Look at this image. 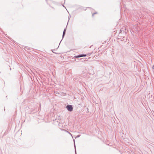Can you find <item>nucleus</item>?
<instances>
[{"label":"nucleus","mask_w":154,"mask_h":154,"mask_svg":"<svg viewBox=\"0 0 154 154\" xmlns=\"http://www.w3.org/2000/svg\"><path fill=\"white\" fill-rule=\"evenodd\" d=\"M75 58H79V57H82V54H80L79 55L77 56H75Z\"/></svg>","instance_id":"7ed1b4c3"},{"label":"nucleus","mask_w":154,"mask_h":154,"mask_svg":"<svg viewBox=\"0 0 154 154\" xmlns=\"http://www.w3.org/2000/svg\"><path fill=\"white\" fill-rule=\"evenodd\" d=\"M97 14V12H96L93 14H92V16H94V15L95 14Z\"/></svg>","instance_id":"39448f33"},{"label":"nucleus","mask_w":154,"mask_h":154,"mask_svg":"<svg viewBox=\"0 0 154 154\" xmlns=\"http://www.w3.org/2000/svg\"><path fill=\"white\" fill-rule=\"evenodd\" d=\"M82 57H86V54H82Z\"/></svg>","instance_id":"20e7f679"},{"label":"nucleus","mask_w":154,"mask_h":154,"mask_svg":"<svg viewBox=\"0 0 154 154\" xmlns=\"http://www.w3.org/2000/svg\"><path fill=\"white\" fill-rule=\"evenodd\" d=\"M75 154H76V148H75Z\"/></svg>","instance_id":"423d86ee"},{"label":"nucleus","mask_w":154,"mask_h":154,"mask_svg":"<svg viewBox=\"0 0 154 154\" xmlns=\"http://www.w3.org/2000/svg\"><path fill=\"white\" fill-rule=\"evenodd\" d=\"M67 109L69 112H71L73 110V107L72 105H68L66 107Z\"/></svg>","instance_id":"f257e3e1"},{"label":"nucleus","mask_w":154,"mask_h":154,"mask_svg":"<svg viewBox=\"0 0 154 154\" xmlns=\"http://www.w3.org/2000/svg\"><path fill=\"white\" fill-rule=\"evenodd\" d=\"M66 30V28H65L64 30V31H63V35H62L63 38L64 37L65 35Z\"/></svg>","instance_id":"f03ea898"},{"label":"nucleus","mask_w":154,"mask_h":154,"mask_svg":"<svg viewBox=\"0 0 154 154\" xmlns=\"http://www.w3.org/2000/svg\"><path fill=\"white\" fill-rule=\"evenodd\" d=\"M152 68L154 69V65H153L152 67Z\"/></svg>","instance_id":"0eeeda50"},{"label":"nucleus","mask_w":154,"mask_h":154,"mask_svg":"<svg viewBox=\"0 0 154 154\" xmlns=\"http://www.w3.org/2000/svg\"><path fill=\"white\" fill-rule=\"evenodd\" d=\"M70 16L69 17H68V19H70Z\"/></svg>","instance_id":"1a4fd4ad"},{"label":"nucleus","mask_w":154,"mask_h":154,"mask_svg":"<svg viewBox=\"0 0 154 154\" xmlns=\"http://www.w3.org/2000/svg\"><path fill=\"white\" fill-rule=\"evenodd\" d=\"M80 136V135H78L77 137H79Z\"/></svg>","instance_id":"6e6552de"}]
</instances>
